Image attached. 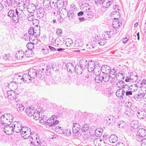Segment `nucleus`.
Wrapping results in <instances>:
<instances>
[{
    "mask_svg": "<svg viewBox=\"0 0 146 146\" xmlns=\"http://www.w3.org/2000/svg\"><path fill=\"white\" fill-rule=\"evenodd\" d=\"M27 19L29 21H32V23L33 24H35V21L36 20V19H34L33 14L32 13H30V15H29ZM36 21L37 20H36Z\"/></svg>",
    "mask_w": 146,
    "mask_h": 146,
    "instance_id": "41",
    "label": "nucleus"
},
{
    "mask_svg": "<svg viewBox=\"0 0 146 146\" xmlns=\"http://www.w3.org/2000/svg\"><path fill=\"white\" fill-rule=\"evenodd\" d=\"M67 70L71 73L74 71L75 67L73 64L70 62L68 63L66 65Z\"/></svg>",
    "mask_w": 146,
    "mask_h": 146,
    "instance_id": "29",
    "label": "nucleus"
},
{
    "mask_svg": "<svg viewBox=\"0 0 146 146\" xmlns=\"http://www.w3.org/2000/svg\"><path fill=\"white\" fill-rule=\"evenodd\" d=\"M96 45L94 44V43L92 41L91 42H89L86 44V47L88 49H93L95 46Z\"/></svg>",
    "mask_w": 146,
    "mask_h": 146,
    "instance_id": "48",
    "label": "nucleus"
},
{
    "mask_svg": "<svg viewBox=\"0 0 146 146\" xmlns=\"http://www.w3.org/2000/svg\"><path fill=\"white\" fill-rule=\"evenodd\" d=\"M32 50H27L25 52V54L27 57H29L32 56Z\"/></svg>",
    "mask_w": 146,
    "mask_h": 146,
    "instance_id": "50",
    "label": "nucleus"
},
{
    "mask_svg": "<svg viewBox=\"0 0 146 146\" xmlns=\"http://www.w3.org/2000/svg\"><path fill=\"white\" fill-rule=\"evenodd\" d=\"M51 68L56 72H57L59 70L58 66L54 64L52 66Z\"/></svg>",
    "mask_w": 146,
    "mask_h": 146,
    "instance_id": "57",
    "label": "nucleus"
},
{
    "mask_svg": "<svg viewBox=\"0 0 146 146\" xmlns=\"http://www.w3.org/2000/svg\"><path fill=\"white\" fill-rule=\"evenodd\" d=\"M13 119V115L9 113H7L5 115L1 116L0 118V121L1 123L3 124H7L12 122Z\"/></svg>",
    "mask_w": 146,
    "mask_h": 146,
    "instance_id": "3",
    "label": "nucleus"
},
{
    "mask_svg": "<svg viewBox=\"0 0 146 146\" xmlns=\"http://www.w3.org/2000/svg\"><path fill=\"white\" fill-rule=\"evenodd\" d=\"M12 125L13 129V132L17 133L21 132L23 127H22V125L20 122L15 121L14 122Z\"/></svg>",
    "mask_w": 146,
    "mask_h": 146,
    "instance_id": "8",
    "label": "nucleus"
},
{
    "mask_svg": "<svg viewBox=\"0 0 146 146\" xmlns=\"http://www.w3.org/2000/svg\"><path fill=\"white\" fill-rule=\"evenodd\" d=\"M39 111H40L39 110H38L37 111H34V113H33V117L34 119L35 120L39 119L40 117V112Z\"/></svg>",
    "mask_w": 146,
    "mask_h": 146,
    "instance_id": "40",
    "label": "nucleus"
},
{
    "mask_svg": "<svg viewBox=\"0 0 146 146\" xmlns=\"http://www.w3.org/2000/svg\"><path fill=\"white\" fill-rule=\"evenodd\" d=\"M34 108L33 107H28L26 109V112L27 114L30 116H32L35 111Z\"/></svg>",
    "mask_w": 146,
    "mask_h": 146,
    "instance_id": "24",
    "label": "nucleus"
},
{
    "mask_svg": "<svg viewBox=\"0 0 146 146\" xmlns=\"http://www.w3.org/2000/svg\"><path fill=\"white\" fill-rule=\"evenodd\" d=\"M13 129L12 125L9 123L8 125L5 126L4 131L6 134L9 135L12 134L13 132Z\"/></svg>",
    "mask_w": 146,
    "mask_h": 146,
    "instance_id": "13",
    "label": "nucleus"
},
{
    "mask_svg": "<svg viewBox=\"0 0 146 146\" xmlns=\"http://www.w3.org/2000/svg\"><path fill=\"white\" fill-rule=\"evenodd\" d=\"M124 94V88L119 89L116 92V95L117 97H122Z\"/></svg>",
    "mask_w": 146,
    "mask_h": 146,
    "instance_id": "32",
    "label": "nucleus"
},
{
    "mask_svg": "<svg viewBox=\"0 0 146 146\" xmlns=\"http://www.w3.org/2000/svg\"><path fill=\"white\" fill-rule=\"evenodd\" d=\"M62 30L59 28H57L56 30V34L59 36H61L62 34Z\"/></svg>",
    "mask_w": 146,
    "mask_h": 146,
    "instance_id": "61",
    "label": "nucleus"
},
{
    "mask_svg": "<svg viewBox=\"0 0 146 146\" xmlns=\"http://www.w3.org/2000/svg\"><path fill=\"white\" fill-rule=\"evenodd\" d=\"M98 64L99 63L96 62L95 63L92 61H89L88 62V71L90 72H93L95 68L96 64Z\"/></svg>",
    "mask_w": 146,
    "mask_h": 146,
    "instance_id": "14",
    "label": "nucleus"
},
{
    "mask_svg": "<svg viewBox=\"0 0 146 146\" xmlns=\"http://www.w3.org/2000/svg\"><path fill=\"white\" fill-rule=\"evenodd\" d=\"M63 133H64L65 135L68 137L70 136L71 135V132L70 129H66L64 131Z\"/></svg>",
    "mask_w": 146,
    "mask_h": 146,
    "instance_id": "60",
    "label": "nucleus"
},
{
    "mask_svg": "<svg viewBox=\"0 0 146 146\" xmlns=\"http://www.w3.org/2000/svg\"><path fill=\"white\" fill-rule=\"evenodd\" d=\"M28 78H29V81L31 80V78H35L37 76V73L36 70L33 68L31 69L28 72Z\"/></svg>",
    "mask_w": 146,
    "mask_h": 146,
    "instance_id": "12",
    "label": "nucleus"
},
{
    "mask_svg": "<svg viewBox=\"0 0 146 146\" xmlns=\"http://www.w3.org/2000/svg\"><path fill=\"white\" fill-rule=\"evenodd\" d=\"M99 129H96L95 131V133L96 136L98 135V136H100L101 135H102V133L101 131H99Z\"/></svg>",
    "mask_w": 146,
    "mask_h": 146,
    "instance_id": "63",
    "label": "nucleus"
},
{
    "mask_svg": "<svg viewBox=\"0 0 146 146\" xmlns=\"http://www.w3.org/2000/svg\"><path fill=\"white\" fill-rule=\"evenodd\" d=\"M117 5H115V8H114L115 11L112 12L110 14V16L112 17V18L114 19H118L120 17L119 13L117 11V10H119L118 9H117Z\"/></svg>",
    "mask_w": 146,
    "mask_h": 146,
    "instance_id": "15",
    "label": "nucleus"
},
{
    "mask_svg": "<svg viewBox=\"0 0 146 146\" xmlns=\"http://www.w3.org/2000/svg\"><path fill=\"white\" fill-rule=\"evenodd\" d=\"M9 10V11L7 15L10 18L11 17H13V15L14 14V11L13 9H11V8Z\"/></svg>",
    "mask_w": 146,
    "mask_h": 146,
    "instance_id": "58",
    "label": "nucleus"
},
{
    "mask_svg": "<svg viewBox=\"0 0 146 146\" xmlns=\"http://www.w3.org/2000/svg\"><path fill=\"white\" fill-rule=\"evenodd\" d=\"M102 37L103 38H104L106 40H107L110 38L108 31H107L106 32H105L104 34H103Z\"/></svg>",
    "mask_w": 146,
    "mask_h": 146,
    "instance_id": "56",
    "label": "nucleus"
},
{
    "mask_svg": "<svg viewBox=\"0 0 146 146\" xmlns=\"http://www.w3.org/2000/svg\"><path fill=\"white\" fill-rule=\"evenodd\" d=\"M8 86L9 88L11 89V90H16L18 87L17 83L14 81L9 82Z\"/></svg>",
    "mask_w": 146,
    "mask_h": 146,
    "instance_id": "26",
    "label": "nucleus"
},
{
    "mask_svg": "<svg viewBox=\"0 0 146 146\" xmlns=\"http://www.w3.org/2000/svg\"><path fill=\"white\" fill-rule=\"evenodd\" d=\"M95 68L94 69L93 74L96 75H98L100 74L101 71V65L100 64H96Z\"/></svg>",
    "mask_w": 146,
    "mask_h": 146,
    "instance_id": "19",
    "label": "nucleus"
},
{
    "mask_svg": "<svg viewBox=\"0 0 146 146\" xmlns=\"http://www.w3.org/2000/svg\"><path fill=\"white\" fill-rule=\"evenodd\" d=\"M110 141L111 143H113L116 142L117 140V136L114 134L110 136L109 138Z\"/></svg>",
    "mask_w": 146,
    "mask_h": 146,
    "instance_id": "34",
    "label": "nucleus"
},
{
    "mask_svg": "<svg viewBox=\"0 0 146 146\" xmlns=\"http://www.w3.org/2000/svg\"><path fill=\"white\" fill-rule=\"evenodd\" d=\"M118 32V31H117V29H111L109 31H108L110 37H112L114 34L117 33Z\"/></svg>",
    "mask_w": 146,
    "mask_h": 146,
    "instance_id": "43",
    "label": "nucleus"
},
{
    "mask_svg": "<svg viewBox=\"0 0 146 146\" xmlns=\"http://www.w3.org/2000/svg\"><path fill=\"white\" fill-rule=\"evenodd\" d=\"M121 20H118L117 19H114L112 23L113 26L114 28L115 29H118L120 27V26L121 25Z\"/></svg>",
    "mask_w": 146,
    "mask_h": 146,
    "instance_id": "21",
    "label": "nucleus"
},
{
    "mask_svg": "<svg viewBox=\"0 0 146 146\" xmlns=\"http://www.w3.org/2000/svg\"><path fill=\"white\" fill-rule=\"evenodd\" d=\"M146 95V94H145L143 93L138 94L137 96H135L134 98L137 101H139L141 100L143 98H145V97Z\"/></svg>",
    "mask_w": 146,
    "mask_h": 146,
    "instance_id": "38",
    "label": "nucleus"
},
{
    "mask_svg": "<svg viewBox=\"0 0 146 146\" xmlns=\"http://www.w3.org/2000/svg\"><path fill=\"white\" fill-rule=\"evenodd\" d=\"M31 129L28 127H23V129L21 132V135L24 139H25L30 137L31 138L30 140L31 141V143L33 145H35V143L33 142L31 140H33V137L32 135L33 134L31 132Z\"/></svg>",
    "mask_w": 146,
    "mask_h": 146,
    "instance_id": "1",
    "label": "nucleus"
},
{
    "mask_svg": "<svg viewBox=\"0 0 146 146\" xmlns=\"http://www.w3.org/2000/svg\"><path fill=\"white\" fill-rule=\"evenodd\" d=\"M15 14L13 15V17H11L13 21L15 23H17L19 21H24L25 19V14L20 11L15 10Z\"/></svg>",
    "mask_w": 146,
    "mask_h": 146,
    "instance_id": "2",
    "label": "nucleus"
},
{
    "mask_svg": "<svg viewBox=\"0 0 146 146\" xmlns=\"http://www.w3.org/2000/svg\"><path fill=\"white\" fill-rule=\"evenodd\" d=\"M24 55V53L22 50L17 51L15 54V58L18 60L21 59Z\"/></svg>",
    "mask_w": 146,
    "mask_h": 146,
    "instance_id": "25",
    "label": "nucleus"
},
{
    "mask_svg": "<svg viewBox=\"0 0 146 146\" xmlns=\"http://www.w3.org/2000/svg\"><path fill=\"white\" fill-rule=\"evenodd\" d=\"M26 76H28V75L27 74H25L23 75V76L20 75L19 74L15 75L14 77V81L17 83L19 82L21 83L20 80H23V81L25 82V81H27V78H26Z\"/></svg>",
    "mask_w": 146,
    "mask_h": 146,
    "instance_id": "7",
    "label": "nucleus"
},
{
    "mask_svg": "<svg viewBox=\"0 0 146 146\" xmlns=\"http://www.w3.org/2000/svg\"><path fill=\"white\" fill-rule=\"evenodd\" d=\"M80 127L79 124L78 123H74L73 124L72 127L73 132L74 134V136L76 137L79 136L78 135L79 133H78L79 130H80Z\"/></svg>",
    "mask_w": 146,
    "mask_h": 146,
    "instance_id": "11",
    "label": "nucleus"
},
{
    "mask_svg": "<svg viewBox=\"0 0 146 146\" xmlns=\"http://www.w3.org/2000/svg\"><path fill=\"white\" fill-rule=\"evenodd\" d=\"M28 4L26 2H20L18 3V6L23 8V10H27V6L28 5Z\"/></svg>",
    "mask_w": 146,
    "mask_h": 146,
    "instance_id": "30",
    "label": "nucleus"
},
{
    "mask_svg": "<svg viewBox=\"0 0 146 146\" xmlns=\"http://www.w3.org/2000/svg\"><path fill=\"white\" fill-rule=\"evenodd\" d=\"M18 94H16L13 90H9L7 92V97L11 100H15L16 102L18 101Z\"/></svg>",
    "mask_w": 146,
    "mask_h": 146,
    "instance_id": "5",
    "label": "nucleus"
},
{
    "mask_svg": "<svg viewBox=\"0 0 146 146\" xmlns=\"http://www.w3.org/2000/svg\"><path fill=\"white\" fill-rule=\"evenodd\" d=\"M114 120L113 122L115 123V125L118 126V127L120 128H124L125 127V123L123 121H121L117 123L116 119H114Z\"/></svg>",
    "mask_w": 146,
    "mask_h": 146,
    "instance_id": "31",
    "label": "nucleus"
},
{
    "mask_svg": "<svg viewBox=\"0 0 146 146\" xmlns=\"http://www.w3.org/2000/svg\"><path fill=\"white\" fill-rule=\"evenodd\" d=\"M3 56L4 60L6 61L9 60L11 58V55L9 53L4 54Z\"/></svg>",
    "mask_w": 146,
    "mask_h": 146,
    "instance_id": "53",
    "label": "nucleus"
},
{
    "mask_svg": "<svg viewBox=\"0 0 146 146\" xmlns=\"http://www.w3.org/2000/svg\"><path fill=\"white\" fill-rule=\"evenodd\" d=\"M66 46L70 47L73 43V40L71 38H68L66 40Z\"/></svg>",
    "mask_w": 146,
    "mask_h": 146,
    "instance_id": "47",
    "label": "nucleus"
},
{
    "mask_svg": "<svg viewBox=\"0 0 146 146\" xmlns=\"http://www.w3.org/2000/svg\"><path fill=\"white\" fill-rule=\"evenodd\" d=\"M17 110L19 111H22L24 110V107L21 104H19L17 106Z\"/></svg>",
    "mask_w": 146,
    "mask_h": 146,
    "instance_id": "59",
    "label": "nucleus"
},
{
    "mask_svg": "<svg viewBox=\"0 0 146 146\" xmlns=\"http://www.w3.org/2000/svg\"><path fill=\"white\" fill-rule=\"evenodd\" d=\"M36 6L33 3L28 4V5L27 6V10L30 13H33L36 10Z\"/></svg>",
    "mask_w": 146,
    "mask_h": 146,
    "instance_id": "20",
    "label": "nucleus"
},
{
    "mask_svg": "<svg viewBox=\"0 0 146 146\" xmlns=\"http://www.w3.org/2000/svg\"><path fill=\"white\" fill-rule=\"evenodd\" d=\"M44 9L43 8H40L36 10V15L38 18L42 17L44 15Z\"/></svg>",
    "mask_w": 146,
    "mask_h": 146,
    "instance_id": "23",
    "label": "nucleus"
},
{
    "mask_svg": "<svg viewBox=\"0 0 146 146\" xmlns=\"http://www.w3.org/2000/svg\"><path fill=\"white\" fill-rule=\"evenodd\" d=\"M67 15L68 16L69 19L71 20L75 16V14L74 12L72 11H70L67 13Z\"/></svg>",
    "mask_w": 146,
    "mask_h": 146,
    "instance_id": "52",
    "label": "nucleus"
},
{
    "mask_svg": "<svg viewBox=\"0 0 146 146\" xmlns=\"http://www.w3.org/2000/svg\"><path fill=\"white\" fill-rule=\"evenodd\" d=\"M89 127V124H85L82 127V132L86 131L88 129Z\"/></svg>",
    "mask_w": 146,
    "mask_h": 146,
    "instance_id": "49",
    "label": "nucleus"
},
{
    "mask_svg": "<svg viewBox=\"0 0 146 146\" xmlns=\"http://www.w3.org/2000/svg\"><path fill=\"white\" fill-rule=\"evenodd\" d=\"M146 135V132L145 129L140 128L137 131L136 135V139L138 141H141V139H143Z\"/></svg>",
    "mask_w": 146,
    "mask_h": 146,
    "instance_id": "6",
    "label": "nucleus"
},
{
    "mask_svg": "<svg viewBox=\"0 0 146 146\" xmlns=\"http://www.w3.org/2000/svg\"><path fill=\"white\" fill-rule=\"evenodd\" d=\"M40 30L39 28H34L33 27L30 28L28 31L29 35L36 37L40 35Z\"/></svg>",
    "mask_w": 146,
    "mask_h": 146,
    "instance_id": "9",
    "label": "nucleus"
},
{
    "mask_svg": "<svg viewBox=\"0 0 146 146\" xmlns=\"http://www.w3.org/2000/svg\"><path fill=\"white\" fill-rule=\"evenodd\" d=\"M83 70L82 68L78 64L76 65L74 69V71L78 75L81 74Z\"/></svg>",
    "mask_w": 146,
    "mask_h": 146,
    "instance_id": "27",
    "label": "nucleus"
},
{
    "mask_svg": "<svg viewBox=\"0 0 146 146\" xmlns=\"http://www.w3.org/2000/svg\"><path fill=\"white\" fill-rule=\"evenodd\" d=\"M102 78L104 82H108L110 79L109 75L104 74L102 76Z\"/></svg>",
    "mask_w": 146,
    "mask_h": 146,
    "instance_id": "55",
    "label": "nucleus"
},
{
    "mask_svg": "<svg viewBox=\"0 0 146 146\" xmlns=\"http://www.w3.org/2000/svg\"><path fill=\"white\" fill-rule=\"evenodd\" d=\"M50 1V6L51 7V8H53L54 7H55L56 6V2H54V1Z\"/></svg>",
    "mask_w": 146,
    "mask_h": 146,
    "instance_id": "62",
    "label": "nucleus"
},
{
    "mask_svg": "<svg viewBox=\"0 0 146 146\" xmlns=\"http://www.w3.org/2000/svg\"><path fill=\"white\" fill-rule=\"evenodd\" d=\"M48 118L45 115H43L40 118L38 119L39 120V122L42 124H45V123L47 121Z\"/></svg>",
    "mask_w": 146,
    "mask_h": 146,
    "instance_id": "39",
    "label": "nucleus"
},
{
    "mask_svg": "<svg viewBox=\"0 0 146 146\" xmlns=\"http://www.w3.org/2000/svg\"><path fill=\"white\" fill-rule=\"evenodd\" d=\"M83 42L81 39H78L76 40L74 44V46L77 48H80L82 46Z\"/></svg>",
    "mask_w": 146,
    "mask_h": 146,
    "instance_id": "37",
    "label": "nucleus"
},
{
    "mask_svg": "<svg viewBox=\"0 0 146 146\" xmlns=\"http://www.w3.org/2000/svg\"><path fill=\"white\" fill-rule=\"evenodd\" d=\"M101 71L104 74L109 75L110 73V68L108 66L105 65L101 67Z\"/></svg>",
    "mask_w": 146,
    "mask_h": 146,
    "instance_id": "18",
    "label": "nucleus"
},
{
    "mask_svg": "<svg viewBox=\"0 0 146 146\" xmlns=\"http://www.w3.org/2000/svg\"><path fill=\"white\" fill-rule=\"evenodd\" d=\"M103 39L100 38L98 40V41H97L98 44L101 45H103L106 43V40L104 38Z\"/></svg>",
    "mask_w": 146,
    "mask_h": 146,
    "instance_id": "51",
    "label": "nucleus"
},
{
    "mask_svg": "<svg viewBox=\"0 0 146 146\" xmlns=\"http://www.w3.org/2000/svg\"><path fill=\"white\" fill-rule=\"evenodd\" d=\"M50 1L49 0H46L44 1L43 3L44 7L46 9L48 10L51 9L50 6Z\"/></svg>",
    "mask_w": 146,
    "mask_h": 146,
    "instance_id": "36",
    "label": "nucleus"
},
{
    "mask_svg": "<svg viewBox=\"0 0 146 146\" xmlns=\"http://www.w3.org/2000/svg\"><path fill=\"white\" fill-rule=\"evenodd\" d=\"M137 115L139 118L143 119L146 117V112L144 110H140L137 111Z\"/></svg>",
    "mask_w": 146,
    "mask_h": 146,
    "instance_id": "22",
    "label": "nucleus"
},
{
    "mask_svg": "<svg viewBox=\"0 0 146 146\" xmlns=\"http://www.w3.org/2000/svg\"><path fill=\"white\" fill-rule=\"evenodd\" d=\"M116 85L117 87L120 88H123V89L124 88L125 86H127V85H125L124 82L121 80L118 82Z\"/></svg>",
    "mask_w": 146,
    "mask_h": 146,
    "instance_id": "42",
    "label": "nucleus"
},
{
    "mask_svg": "<svg viewBox=\"0 0 146 146\" xmlns=\"http://www.w3.org/2000/svg\"><path fill=\"white\" fill-rule=\"evenodd\" d=\"M112 0H104L102 2V6L105 8L108 7L112 3Z\"/></svg>",
    "mask_w": 146,
    "mask_h": 146,
    "instance_id": "28",
    "label": "nucleus"
},
{
    "mask_svg": "<svg viewBox=\"0 0 146 146\" xmlns=\"http://www.w3.org/2000/svg\"><path fill=\"white\" fill-rule=\"evenodd\" d=\"M133 111L131 110L130 108H127L124 112V113L127 115L131 116L133 114Z\"/></svg>",
    "mask_w": 146,
    "mask_h": 146,
    "instance_id": "44",
    "label": "nucleus"
},
{
    "mask_svg": "<svg viewBox=\"0 0 146 146\" xmlns=\"http://www.w3.org/2000/svg\"><path fill=\"white\" fill-rule=\"evenodd\" d=\"M19 0H5V2L7 4L8 6L6 5V9L7 10H9L10 9L11 7H12L13 5H17V4H18Z\"/></svg>",
    "mask_w": 146,
    "mask_h": 146,
    "instance_id": "10",
    "label": "nucleus"
},
{
    "mask_svg": "<svg viewBox=\"0 0 146 146\" xmlns=\"http://www.w3.org/2000/svg\"><path fill=\"white\" fill-rule=\"evenodd\" d=\"M88 62L87 61L85 60H81L80 61L79 64L82 68H84L85 69L86 68H87L88 66H87V64H88Z\"/></svg>",
    "mask_w": 146,
    "mask_h": 146,
    "instance_id": "33",
    "label": "nucleus"
},
{
    "mask_svg": "<svg viewBox=\"0 0 146 146\" xmlns=\"http://www.w3.org/2000/svg\"><path fill=\"white\" fill-rule=\"evenodd\" d=\"M102 141H104L100 138H97L94 140V143L96 146H101Z\"/></svg>",
    "mask_w": 146,
    "mask_h": 146,
    "instance_id": "35",
    "label": "nucleus"
},
{
    "mask_svg": "<svg viewBox=\"0 0 146 146\" xmlns=\"http://www.w3.org/2000/svg\"><path fill=\"white\" fill-rule=\"evenodd\" d=\"M27 46L28 48V50H32L34 48V43L33 44L32 43L29 42L27 44Z\"/></svg>",
    "mask_w": 146,
    "mask_h": 146,
    "instance_id": "54",
    "label": "nucleus"
},
{
    "mask_svg": "<svg viewBox=\"0 0 146 146\" xmlns=\"http://www.w3.org/2000/svg\"><path fill=\"white\" fill-rule=\"evenodd\" d=\"M139 141L142 142L141 143V146H146V139H141V141Z\"/></svg>",
    "mask_w": 146,
    "mask_h": 146,
    "instance_id": "64",
    "label": "nucleus"
},
{
    "mask_svg": "<svg viewBox=\"0 0 146 146\" xmlns=\"http://www.w3.org/2000/svg\"><path fill=\"white\" fill-rule=\"evenodd\" d=\"M90 6L87 4H84L81 7V9L85 14L89 15L90 13Z\"/></svg>",
    "mask_w": 146,
    "mask_h": 146,
    "instance_id": "16",
    "label": "nucleus"
},
{
    "mask_svg": "<svg viewBox=\"0 0 146 146\" xmlns=\"http://www.w3.org/2000/svg\"><path fill=\"white\" fill-rule=\"evenodd\" d=\"M101 74L96 75L97 76L95 78V81L98 83L101 82L102 81V76L101 77Z\"/></svg>",
    "mask_w": 146,
    "mask_h": 146,
    "instance_id": "45",
    "label": "nucleus"
},
{
    "mask_svg": "<svg viewBox=\"0 0 146 146\" xmlns=\"http://www.w3.org/2000/svg\"><path fill=\"white\" fill-rule=\"evenodd\" d=\"M132 86H130L129 87L128 86H125L124 88V93L125 92V94L126 96L131 95H132V92H134V90L132 89Z\"/></svg>",
    "mask_w": 146,
    "mask_h": 146,
    "instance_id": "17",
    "label": "nucleus"
},
{
    "mask_svg": "<svg viewBox=\"0 0 146 146\" xmlns=\"http://www.w3.org/2000/svg\"><path fill=\"white\" fill-rule=\"evenodd\" d=\"M58 123V121L57 120V117L56 115H54L48 119L46 122L45 123V125L49 127L54 126Z\"/></svg>",
    "mask_w": 146,
    "mask_h": 146,
    "instance_id": "4",
    "label": "nucleus"
},
{
    "mask_svg": "<svg viewBox=\"0 0 146 146\" xmlns=\"http://www.w3.org/2000/svg\"><path fill=\"white\" fill-rule=\"evenodd\" d=\"M56 132L58 133H62L64 132L63 128L61 127L57 126L55 129Z\"/></svg>",
    "mask_w": 146,
    "mask_h": 146,
    "instance_id": "46",
    "label": "nucleus"
}]
</instances>
